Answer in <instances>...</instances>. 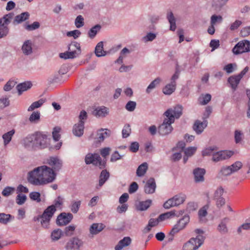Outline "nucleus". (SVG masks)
Listing matches in <instances>:
<instances>
[{
    "label": "nucleus",
    "instance_id": "obj_1",
    "mask_svg": "<svg viewBox=\"0 0 250 250\" xmlns=\"http://www.w3.org/2000/svg\"><path fill=\"white\" fill-rule=\"evenodd\" d=\"M56 177V174L53 169L43 165L29 172L28 180L32 185L42 186L53 182Z\"/></svg>",
    "mask_w": 250,
    "mask_h": 250
},
{
    "label": "nucleus",
    "instance_id": "obj_2",
    "mask_svg": "<svg viewBox=\"0 0 250 250\" xmlns=\"http://www.w3.org/2000/svg\"><path fill=\"white\" fill-rule=\"evenodd\" d=\"M183 107L177 105L173 108L168 109L164 114L166 117L163 123L158 127V132L161 135H167L171 132L173 127L171 124L174 122L175 119H178L182 114Z\"/></svg>",
    "mask_w": 250,
    "mask_h": 250
},
{
    "label": "nucleus",
    "instance_id": "obj_3",
    "mask_svg": "<svg viewBox=\"0 0 250 250\" xmlns=\"http://www.w3.org/2000/svg\"><path fill=\"white\" fill-rule=\"evenodd\" d=\"M81 53L80 43L76 42H72L68 46V51L60 54V57L64 59H74Z\"/></svg>",
    "mask_w": 250,
    "mask_h": 250
},
{
    "label": "nucleus",
    "instance_id": "obj_4",
    "mask_svg": "<svg viewBox=\"0 0 250 250\" xmlns=\"http://www.w3.org/2000/svg\"><path fill=\"white\" fill-rule=\"evenodd\" d=\"M56 209L55 206L51 205L43 211L42 215L34 218L35 221H39L41 219V223L42 226L46 228L49 225L51 218L55 212Z\"/></svg>",
    "mask_w": 250,
    "mask_h": 250
},
{
    "label": "nucleus",
    "instance_id": "obj_5",
    "mask_svg": "<svg viewBox=\"0 0 250 250\" xmlns=\"http://www.w3.org/2000/svg\"><path fill=\"white\" fill-rule=\"evenodd\" d=\"M14 17L13 13H10L0 18V39L6 36L9 33L8 24Z\"/></svg>",
    "mask_w": 250,
    "mask_h": 250
},
{
    "label": "nucleus",
    "instance_id": "obj_6",
    "mask_svg": "<svg viewBox=\"0 0 250 250\" xmlns=\"http://www.w3.org/2000/svg\"><path fill=\"white\" fill-rule=\"evenodd\" d=\"M204 241V239L202 235L191 238L184 244L182 250H197L202 245Z\"/></svg>",
    "mask_w": 250,
    "mask_h": 250
},
{
    "label": "nucleus",
    "instance_id": "obj_7",
    "mask_svg": "<svg viewBox=\"0 0 250 250\" xmlns=\"http://www.w3.org/2000/svg\"><path fill=\"white\" fill-rule=\"evenodd\" d=\"M85 162L87 165L92 164L98 166L100 168H104L105 166L106 161L102 160L101 157L97 153L87 154L85 157Z\"/></svg>",
    "mask_w": 250,
    "mask_h": 250
},
{
    "label": "nucleus",
    "instance_id": "obj_8",
    "mask_svg": "<svg viewBox=\"0 0 250 250\" xmlns=\"http://www.w3.org/2000/svg\"><path fill=\"white\" fill-rule=\"evenodd\" d=\"M189 216L188 215H185L180 219L177 223L173 226L169 234L173 236L174 234L179 232L185 228L186 226L189 222Z\"/></svg>",
    "mask_w": 250,
    "mask_h": 250
},
{
    "label": "nucleus",
    "instance_id": "obj_9",
    "mask_svg": "<svg viewBox=\"0 0 250 250\" xmlns=\"http://www.w3.org/2000/svg\"><path fill=\"white\" fill-rule=\"evenodd\" d=\"M235 54L250 52V41L244 40L239 42L232 49Z\"/></svg>",
    "mask_w": 250,
    "mask_h": 250
},
{
    "label": "nucleus",
    "instance_id": "obj_10",
    "mask_svg": "<svg viewBox=\"0 0 250 250\" xmlns=\"http://www.w3.org/2000/svg\"><path fill=\"white\" fill-rule=\"evenodd\" d=\"M35 143L37 149H43L48 145L47 136L41 132L34 133Z\"/></svg>",
    "mask_w": 250,
    "mask_h": 250
},
{
    "label": "nucleus",
    "instance_id": "obj_11",
    "mask_svg": "<svg viewBox=\"0 0 250 250\" xmlns=\"http://www.w3.org/2000/svg\"><path fill=\"white\" fill-rule=\"evenodd\" d=\"M233 154V152L229 150H222L219 151H215L213 157H212V160L214 162H218L228 159Z\"/></svg>",
    "mask_w": 250,
    "mask_h": 250
},
{
    "label": "nucleus",
    "instance_id": "obj_12",
    "mask_svg": "<svg viewBox=\"0 0 250 250\" xmlns=\"http://www.w3.org/2000/svg\"><path fill=\"white\" fill-rule=\"evenodd\" d=\"M248 70L249 67L246 66L238 75L231 76L228 79V82L230 83L232 89L234 90L236 89L240 80L246 74Z\"/></svg>",
    "mask_w": 250,
    "mask_h": 250
},
{
    "label": "nucleus",
    "instance_id": "obj_13",
    "mask_svg": "<svg viewBox=\"0 0 250 250\" xmlns=\"http://www.w3.org/2000/svg\"><path fill=\"white\" fill-rule=\"evenodd\" d=\"M83 241L77 237L71 238L66 244L65 248L67 250H79L83 245Z\"/></svg>",
    "mask_w": 250,
    "mask_h": 250
},
{
    "label": "nucleus",
    "instance_id": "obj_14",
    "mask_svg": "<svg viewBox=\"0 0 250 250\" xmlns=\"http://www.w3.org/2000/svg\"><path fill=\"white\" fill-rule=\"evenodd\" d=\"M22 144L28 150H33L36 149L34 133L29 135L24 138L22 140Z\"/></svg>",
    "mask_w": 250,
    "mask_h": 250
},
{
    "label": "nucleus",
    "instance_id": "obj_15",
    "mask_svg": "<svg viewBox=\"0 0 250 250\" xmlns=\"http://www.w3.org/2000/svg\"><path fill=\"white\" fill-rule=\"evenodd\" d=\"M46 163L52 167L54 171L60 170L62 166V162L58 157H50L46 160Z\"/></svg>",
    "mask_w": 250,
    "mask_h": 250
},
{
    "label": "nucleus",
    "instance_id": "obj_16",
    "mask_svg": "<svg viewBox=\"0 0 250 250\" xmlns=\"http://www.w3.org/2000/svg\"><path fill=\"white\" fill-rule=\"evenodd\" d=\"M73 218V215L70 213H62L57 219V223L59 226H64L68 224Z\"/></svg>",
    "mask_w": 250,
    "mask_h": 250
},
{
    "label": "nucleus",
    "instance_id": "obj_17",
    "mask_svg": "<svg viewBox=\"0 0 250 250\" xmlns=\"http://www.w3.org/2000/svg\"><path fill=\"white\" fill-rule=\"evenodd\" d=\"M111 131L108 129L101 128L97 131V136L94 138L96 143H101L110 135Z\"/></svg>",
    "mask_w": 250,
    "mask_h": 250
},
{
    "label": "nucleus",
    "instance_id": "obj_18",
    "mask_svg": "<svg viewBox=\"0 0 250 250\" xmlns=\"http://www.w3.org/2000/svg\"><path fill=\"white\" fill-rule=\"evenodd\" d=\"M156 185L154 178L149 179L144 186V191L146 194L153 193L156 189Z\"/></svg>",
    "mask_w": 250,
    "mask_h": 250
},
{
    "label": "nucleus",
    "instance_id": "obj_19",
    "mask_svg": "<svg viewBox=\"0 0 250 250\" xmlns=\"http://www.w3.org/2000/svg\"><path fill=\"white\" fill-rule=\"evenodd\" d=\"M206 170L204 168H196L193 170L194 180L196 183L202 182L204 181V175Z\"/></svg>",
    "mask_w": 250,
    "mask_h": 250
},
{
    "label": "nucleus",
    "instance_id": "obj_20",
    "mask_svg": "<svg viewBox=\"0 0 250 250\" xmlns=\"http://www.w3.org/2000/svg\"><path fill=\"white\" fill-rule=\"evenodd\" d=\"M108 113V109L104 106H102L96 108L93 111L92 114L96 117H105Z\"/></svg>",
    "mask_w": 250,
    "mask_h": 250
},
{
    "label": "nucleus",
    "instance_id": "obj_21",
    "mask_svg": "<svg viewBox=\"0 0 250 250\" xmlns=\"http://www.w3.org/2000/svg\"><path fill=\"white\" fill-rule=\"evenodd\" d=\"M229 221V218L225 217L222 219L217 227L218 231L221 234H225L228 232V229L227 226V224Z\"/></svg>",
    "mask_w": 250,
    "mask_h": 250
},
{
    "label": "nucleus",
    "instance_id": "obj_22",
    "mask_svg": "<svg viewBox=\"0 0 250 250\" xmlns=\"http://www.w3.org/2000/svg\"><path fill=\"white\" fill-rule=\"evenodd\" d=\"M105 226L102 223H93L90 227L89 232L90 234L93 236L94 235H96L102 231L104 228Z\"/></svg>",
    "mask_w": 250,
    "mask_h": 250
},
{
    "label": "nucleus",
    "instance_id": "obj_23",
    "mask_svg": "<svg viewBox=\"0 0 250 250\" xmlns=\"http://www.w3.org/2000/svg\"><path fill=\"white\" fill-rule=\"evenodd\" d=\"M207 120H204L202 122L196 121L193 125V128L196 133L199 134L203 131L204 128L207 126Z\"/></svg>",
    "mask_w": 250,
    "mask_h": 250
},
{
    "label": "nucleus",
    "instance_id": "obj_24",
    "mask_svg": "<svg viewBox=\"0 0 250 250\" xmlns=\"http://www.w3.org/2000/svg\"><path fill=\"white\" fill-rule=\"evenodd\" d=\"M84 124L82 122H79L78 124H75L73 128V133L74 135L81 137L83 134Z\"/></svg>",
    "mask_w": 250,
    "mask_h": 250
},
{
    "label": "nucleus",
    "instance_id": "obj_25",
    "mask_svg": "<svg viewBox=\"0 0 250 250\" xmlns=\"http://www.w3.org/2000/svg\"><path fill=\"white\" fill-rule=\"evenodd\" d=\"M32 86V84L30 82H25L18 84L16 88L18 90V95H21L23 92L29 89Z\"/></svg>",
    "mask_w": 250,
    "mask_h": 250
},
{
    "label": "nucleus",
    "instance_id": "obj_26",
    "mask_svg": "<svg viewBox=\"0 0 250 250\" xmlns=\"http://www.w3.org/2000/svg\"><path fill=\"white\" fill-rule=\"evenodd\" d=\"M131 243V239L129 237H125L121 240L115 246V250H121L124 248L128 246Z\"/></svg>",
    "mask_w": 250,
    "mask_h": 250
},
{
    "label": "nucleus",
    "instance_id": "obj_27",
    "mask_svg": "<svg viewBox=\"0 0 250 250\" xmlns=\"http://www.w3.org/2000/svg\"><path fill=\"white\" fill-rule=\"evenodd\" d=\"M29 16L30 14L28 12H23L15 17L13 23L14 24H17L21 23L22 22L28 20L29 18Z\"/></svg>",
    "mask_w": 250,
    "mask_h": 250
},
{
    "label": "nucleus",
    "instance_id": "obj_28",
    "mask_svg": "<svg viewBox=\"0 0 250 250\" xmlns=\"http://www.w3.org/2000/svg\"><path fill=\"white\" fill-rule=\"evenodd\" d=\"M167 18L170 23V30L171 31H175L176 28V19L173 13L171 11L167 12Z\"/></svg>",
    "mask_w": 250,
    "mask_h": 250
},
{
    "label": "nucleus",
    "instance_id": "obj_29",
    "mask_svg": "<svg viewBox=\"0 0 250 250\" xmlns=\"http://www.w3.org/2000/svg\"><path fill=\"white\" fill-rule=\"evenodd\" d=\"M22 51L24 54L28 55L32 53V43L30 40L26 41L22 46Z\"/></svg>",
    "mask_w": 250,
    "mask_h": 250
},
{
    "label": "nucleus",
    "instance_id": "obj_30",
    "mask_svg": "<svg viewBox=\"0 0 250 250\" xmlns=\"http://www.w3.org/2000/svg\"><path fill=\"white\" fill-rule=\"evenodd\" d=\"M95 53L98 57L106 55V52L104 50V42H100L97 44L95 49Z\"/></svg>",
    "mask_w": 250,
    "mask_h": 250
},
{
    "label": "nucleus",
    "instance_id": "obj_31",
    "mask_svg": "<svg viewBox=\"0 0 250 250\" xmlns=\"http://www.w3.org/2000/svg\"><path fill=\"white\" fill-rule=\"evenodd\" d=\"M172 198L175 205L178 206L184 203L187 198V196L185 194L180 193L175 195Z\"/></svg>",
    "mask_w": 250,
    "mask_h": 250
},
{
    "label": "nucleus",
    "instance_id": "obj_32",
    "mask_svg": "<svg viewBox=\"0 0 250 250\" xmlns=\"http://www.w3.org/2000/svg\"><path fill=\"white\" fill-rule=\"evenodd\" d=\"M14 219V217L10 214L0 213V223L7 225L11 220Z\"/></svg>",
    "mask_w": 250,
    "mask_h": 250
},
{
    "label": "nucleus",
    "instance_id": "obj_33",
    "mask_svg": "<svg viewBox=\"0 0 250 250\" xmlns=\"http://www.w3.org/2000/svg\"><path fill=\"white\" fill-rule=\"evenodd\" d=\"M109 177V173L106 170H103L100 174L99 178V187H101Z\"/></svg>",
    "mask_w": 250,
    "mask_h": 250
},
{
    "label": "nucleus",
    "instance_id": "obj_34",
    "mask_svg": "<svg viewBox=\"0 0 250 250\" xmlns=\"http://www.w3.org/2000/svg\"><path fill=\"white\" fill-rule=\"evenodd\" d=\"M148 169V164L145 162L140 165L136 170V174L138 177L143 176Z\"/></svg>",
    "mask_w": 250,
    "mask_h": 250
},
{
    "label": "nucleus",
    "instance_id": "obj_35",
    "mask_svg": "<svg viewBox=\"0 0 250 250\" xmlns=\"http://www.w3.org/2000/svg\"><path fill=\"white\" fill-rule=\"evenodd\" d=\"M151 203V200H147L145 201L140 202L137 205V208L139 210H145L147 209Z\"/></svg>",
    "mask_w": 250,
    "mask_h": 250
},
{
    "label": "nucleus",
    "instance_id": "obj_36",
    "mask_svg": "<svg viewBox=\"0 0 250 250\" xmlns=\"http://www.w3.org/2000/svg\"><path fill=\"white\" fill-rule=\"evenodd\" d=\"M101 29V26L99 24H96L92 27L88 31V36L90 39H93L98 32H99Z\"/></svg>",
    "mask_w": 250,
    "mask_h": 250
},
{
    "label": "nucleus",
    "instance_id": "obj_37",
    "mask_svg": "<svg viewBox=\"0 0 250 250\" xmlns=\"http://www.w3.org/2000/svg\"><path fill=\"white\" fill-rule=\"evenodd\" d=\"M161 79L160 78H157L153 80L147 86L146 89V92L147 94L150 93L151 91L154 89L158 84H160Z\"/></svg>",
    "mask_w": 250,
    "mask_h": 250
},
{
    "label": "nucleus",
    "instance_id": "obj_38",
    "mask_svg": "<svg viewBox=\"0 0 250 250\" xmlns=\"http://www.w3.org/2000/svg\"><path fill=\"white\" fill-rule=\"evenodd\" d=\"M175 83L168 84L163 88V92L166 95H170L175 91Z\"/></svg>",
    "mask_w": 250,
    "mask_h": 250
},
{
    "label": "nucleus",
    "instance_id": "obj_39",
    "mask_svg": "<svg viewBox=\"0 0 250 250\" xmlns=\"http://www.w3.org/2000/svg\"><path fill=\"white\" fill-rule=\"evenodd\" d=\"M45 102L44 99H41L39 101L33 102L31 105L28 107L27 110L28 111H32L35 109L41 107L43 104Z\"/></svg>",
    "mask_w": 250,
    "mask_h": 250
},
{
    "label": "nucleus",
    "instance_id": "obj_40",
    "mask_svg": "<svg viewBox=\"0 0 250 250\" xmlns=\"http://www.w3.org/2000/svg\"><path fill=\"white\" fill-rule=\"evenodd\" d=\"M211 99V96L209 94L202 95L199 98V104L201 105H206L208 104Z\"/></svg>",
    "mask_w": 250,
    "mask_h": 250
},
{
    "label": "nucleus",
    "instance_id": "obj_41",
    "mask_svg": "<svg viewBox=\"0 0 250 250\" xmlns=\"http://www.w3.org/2000/svg\"><path fill=\"white\" fill-rule=\"evenodd\" d=\"M14 133L15 131L14 130H12L2 135V138L4 140V145L5 146L10 143Z\"/></svg>",
    "mask_w": 250,
    "mask_h": 250
},
{
    "label": "nucleus",
    "instance_id": "obj_42",
    "mask_svg": "<svg viewBox=\"0 0 250 250\" xmlns=\"http://www.w3.org/2000/svg\"><path fill=\"white\" fill-rule=\"evenodd\" d=\"M81 205V201H72L70 205V209L73 213H76L79 210L80 207Z\"/></svg>",
    "mask_w": 250,
    "mask_h": 250
},
{
    "label": "nucleus",
    "instance_id": "obj_43",
    "mask_svg": "<svg viewBox=\"0 0 250 250\" xmlns=\"http://www.w3.org/2000/svg\"><path fill=\"white\" fill-rule=\"evenodd\" d=\"M177 215L176 213V211L171 210L170 211L167 212L166 213H163L159 215V220H161V221H164L166 219L170 218L173 216H175Z\"/></svg>",
    "mask_w": 250,
    "mask_h": 250
},
{
    "label": "nucleus",
    "instance_id": "obj_44",
    "mask_svg": "<svg viewBox=\"0 0 250 250\" xmlns=\"http://www.w3.org/2000/svg\"><path fill=\"white\" fill-rule=\"evenodd\" d=\"M40 119V113L38 111L33 112L29 118V121L31 123H37Z\"/></svg>",
    "mask_w": 250,
    "mask_h": 250
},
{
    "label": "nucleus",
    "instance_id": "obj_45",
    "mask_svg": "<svg viewBox=\"0 0 250 250\" xmlns=\"http://www.w3.org/2000/svg\"><path fill=\"white\" fill-rule=\"evenodd\" d=\"M223 18L220 15H213L210 18V24L215 25L216 23H221Z\"/></svg>",
    "mask_w": 250,
    "mask_h": 250
},
{
    "label": "nucleus",
    "instance_id": "obj_46",
    "mask_svg": "<svg viewBox=\"0 0 250 250\" xmlns=\"http://www.w3.org/2000/svg\"><path fill=\"white\" fill-rule=\"evenodd\" d=\"M62 235V231L60 229L54 230L51 235L53 241H57L60 239Z\"/></svg>",
    "mask_w": 250,
    "mask_h": 250
},
{
    "label": "nucleus",
    "instance_id": "obj_47",
    "mask_svg": "<svg viewBox=\"0 0 250 250\" xmlns=\"http://www.w3.org/2000/svg\"><path fill=\"white\" fill-rule=\"evenodd\" d=\"M40 23L38 21H35L31 24H24V27L27 31H32L36 30L40 27Z\"/></svg>",
    "mask_w": 250,
    "mask_h": 250
},
{
    "label": "nucleus",
    "instance_id": "obj_48",
    "mask_svg": "<svg viewBox=\"0 0 250 250\" xmlns=\"http://www.w3.org/2000/svg\"><path fill=\"white\" fill-rule=\"evenodd\" d=\"M232 173V170L230 168V167L229 166V167H223L219 173V174L220 176H228L230 174Z\"/></svg>",
    "mask_w": 250,
    "mask_h": 250
},
{
    "label": "nucleus",
    "instance_id": "obj_49",
    "mask_svg": "<svg viewBox=\"0 0 250 250\" xmlns=\"http://www.w3.org/2000/svg\"><path fill=\"white\" fill-rule=\"evenodd\" d=\"M215 149L214 147H209L204 149L202 152V156H212L213 157V154L215 152Z\"/></svg>",
    "mask_w": 250,
    "mask_h": 250
},
{
    "label": "nucleus",
    "instance_id": "obj_50",
    "mask_svg": "<svg viewBox=\"0 0 250 250\" xmlns=\"http://www.w3.org/2000/svg\"><path fill=\"white\" fill-rule=\"evenodd\" d=\"M15 188L11 187H5L2 191V194L5 197L9 196L15 191Z\"/></svg>",
    "mask_w": 250,
    "mask_h": 250
},
{
    "label": "nucleus",
    "instance_id": "obj_51",
    "mask_svg": "<svg viewBox=\"0 0 250 250\" xmlns=\"http://www.w3.org/2000/svg\"><path fill=\"white\" fill-rule=\"evenodd\" d=\"M207 207H203L198 211V215L200 221L204 222L205 221L204 217L207 215Z\"/></svg>",
    "mask_w": 250,
    "mask_h": 250
},
{
    "label": "nucleus",
    "instance_id": "obj_52",
    "mask_svg": "<svg viewBox=\"0 0 250 250\" xmlns=\"http://www.w3.org/2000/svg\"><path fill=\"white\" fill-rule=\"evenodd\" d=\"M131 133L130 126L128 124L125 125L122 131V136L123 138H125L130 135Z\"/></svg>",
    "mask_w": 250,
    "mask_h": 250
},
{
    "label": "nucleus",
    "instance_id": "obj_53",
    "mask_svg": "<svg viewBox=\"0 0 250 250\" xmlns=\"http://www.w3.org/2000/svg\"><path fill=\"white\" fill-rule=\"evenodd\" d=\"M16 83L17 82L16 81L14 80H9L4 86V90L6 91H10L15 86Z\"/></svg>",
    "mask_w": 250,
    "mask_h": 250
},
{
    "label": "nucleus",
    "instance_id": "obj_54",
    "mask_svg": "<svg viewBox=\"0 0 250 250\" xmlns=\"http://www.w3.org/2000/svg\"><path fill=\"white\" fill-rule=\"evenodd\" d=\"M10 104L8 98H1L0 99V110H2L8 106Z\"/></svg>",
    "mask_w": 250,
    "mask_h": 250
},
{
    "label": "nucleus",
    "instance_id": "obj_55",
    "mask_svg": "<svg viewBox=\"0 0 250 250\" xmlns=\"http://www.w3.org/2000/svg\"><path fill=\"white\" fill-rule=\"evenodd\" d=\"M75 24L77 28H80L84 25V19L81 15H79L75 19Z\"/></svg>",
    "mask_w": 250,
    "mask_h": 250
},
{
    "label": "nucleus",
    "instance_id": "obj_56",
    "mask_svg": "<svg viewBox=\"0 0 250 250\" xmlns=\"http://www.w3.org/2000/svg\"><path fill=\"white\" fill-rule=\"evenodd\" d=\"M136 106V103L134 101H130L125 105V109L128 111H133Z\"/></svg>",
    "mask_w": 250,
    "mask_h": 250
},
{
    "label": "nucleus",
    "instance_id": "obj_57",
    "mask_svg": "<svg viewBox=\"0 0 250 250\" xmlns=\"http://www.w3.org/2000/svg\"><path fill=\"white\" fill-rule=\"evenodd\" d=\"M61 130V128L59 127H55L53 129V131L52 132V136L53 139L55 141H58L60 139V135L59 132Z\"/></svg>",
    "mask_w": 250,
    "mask_h": 250
},
{
    "label": "nucleus",
    "instance_id": "obj_58",
    "mask_svg": "<svg viewBox=\"0 0 250 250\" xmlns=\"http://www.w3.org/2000/svg\"><path fill=\"white\" fill-rule=\"evenodd\" d=\"M26 200V196L25 195L19 194L16 197V203L20 205L24 203Z\"/></svg>",
    "mask_w": 250,
    "mask_h": 250
},
{
    "label": "nucleus",
    "instance_id": "obj_59",
    "mask_svg": "<svg viewBox=\"0 0 250 250\" xmlns=\"http://www.w3.org/2000/svg\"><path fill=\"white\" fill-rule=\"evenodd\" d=\"M230 168L232 170V172H235L237 171L239 169H240L242 167V164L241 162L237 161L231 165L230 166Z\"/></svg>",
    "mask_w": 250,
    "mask_h": 250
},
{
    "label": "nucleus",
    "instance_id": "obj_60",
    "mask_svg": "<svg viewBox=\"0 0 250 250\" xmlns=\"http://www.w3.org/2000/svg\"><path fill=\"white\" fill-rule=\"evenodd\" d=\"M173 198L167 200L163 205V207L166 209H169L171 207H176Z\"/></svg>",
    "mask_w": 250,
    "mask_h": 250
},
{
    "label": "nucleus",
    "instance_id": "obj_61",
    "mask_svg": "<svg viewBox=\"0 0 250 250\" xmlns=\"http://www.w3.org/2000/svg\"><path fill=\"white\" fill-rule=\"evenodd\" d=\"M198 208V205L194 202H189L187 206V209L188 211L191 212L195 210Z\"/></svg>",
    "mask_w": 250,
    "mask_h": 250
},
{
    "label": "nucleus",
    "instance_id": "obj_62",
    "mask_svg": "<svg viewBox=\"0 0 250 250\" xmlns=\"http://www.w3.org/2000/svg\"><path fill=\"white\" fill-rule=\"evenodd\" d=\"M40 196V193L38 192H32L29 194L30 198L33 200L36 201L37 202H41Z\"/></svg>",
    "mask_w": 250,
    "mask_h": 250
},
{
    "label": "nucleus",
    "instance_id": "obj_63",
    "mask_svg": "<svg viewBox=\"0 0 250 250\" xmlns=\"http://www.w3.org/2000/svg\"><path fill=\"white\" fill-rule=\"evenodd\" d=\"M156 37V36L155 34L150 32L147 33L146 36L143 37V40L145 42H151L153 41Z\"/></svg>",
    "mask_w": 250,
    "mask_h": 250
},
{
    "label": "nucleus",
    "instance_id": "obj_64",
    "mask_svg": "<svg viewBox=\"0 0 250 250\" xmlns=\"http://www.w3.org/2000/svg\"><path fill=\"white\" fill-rule=\"evenodd\" d=\"M81 32L78 30H75L69 31L67 33V36L68 37H73L75 39H77L81 35Z\"/></svg>",
    "mask_w": 250,
    "mask_h": 250
}]
</instances>
